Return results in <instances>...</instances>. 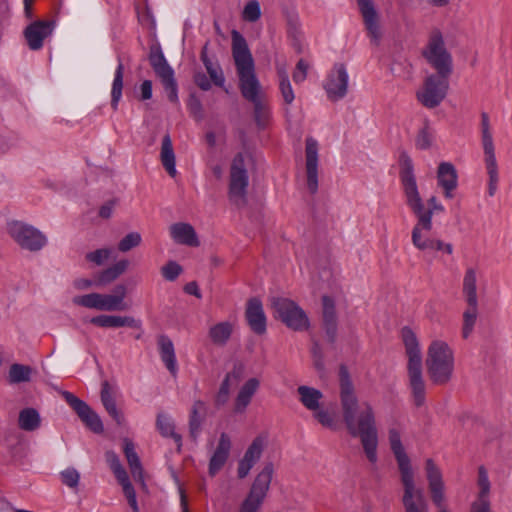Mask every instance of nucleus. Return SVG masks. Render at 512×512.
<instances>
[{
	"mask_svg": "<svg viewBox=\"0 0 512 512\" xmlns=\"http://www.w3.org/2000/svg\"><path fill=\"white\" fill-rule=\"evenodd\" d=\"M425 472L433 504L438 512H448L445 505L444 481L441 469L432 459H427Z\"/></svg>",
	"mask_w": 512,
	"mask_h": 512,
	"instance_id": "15",
	"label": "nucleus"
},
{
	"mask_svg": "<svg viewBox=\"0 0 512 512\" xmlns=\"http://www.w3.org/2000/svg\"><path fill=\"white\" fill-rule=\"evenodd\" d=\"M205 408V404L202 401H196L193 404L191 415H190V421H189V427H190V434L193 438L197 437V434L200 429L201 425V418L199 413L203 411Z\"/></svg>",
	"mask_w": 512,
	"mask_h": 512,
	"instance_id": "48",
	"label": "nucleus"
},
{
	"mask_svg": "<svg viewBox=\"0 0 512 512\" xmlns=\"http://www.w3.org/2000/svg\"><path fill=\"white\" fill-rule=\"evenodd\" d=\"M318 150L317 140L312 137L307 138L305 147L307 188L312 194L318 190Z\"/></svg>",
	"mask_w": 512,
	"mask_h": 512,
	"instance_id": "19",
	"label": "nucleus"
},
{
	"mask_svg": "<svg viewBox=\"0 0 512 512\" xmlns=\"http://www.w3.org/2000/svg\"><path fill=\"white\" fill-rule=\"evenodd\" d=\"M123 452L134 481L144 484L143 468L140 459L135 451L133 442L128 438L123 440Z\"/></svg>",
	"mask_w": 512,
	"mask_h": 512,
	"instance_id": "29",
	"label": "nucleus"
},
{
	"mask_svg": "<svg viewBox=\"0 0 512 512\" xmlns=\"http://www.w3.org/2000/svg\"><path fill=\"white\" fill-rule=\"evenodd\" d=\"M260 387L259 379L252 377L249 378L240 388L234 403V410L237 413H242L246 410L254 394Z\"/></svg>",
	"mask_w": 512,
	"mask_h": 512,
	"instance_id": "28",
	"label": "nucleus"
},
{
	"mask_svg": "<svg viewBox=\"0 0 512 512\" xmlns=\"http://www.w3.org/2000/svg\"><path fill=\"white\" fill-rule=\"evenodd\" d=\"M122 486L123 493L128 501L129 506L133 510V512H139L138 503L136 499V492L130 482L129 479H127L125 482L119 483Z\"/></svg>",
	"mask_w": 512,
	"mask_h": 512,
	"instance_id": "54",
	"label": "nucleus"
},
{
	"mask_svg": "<svg viewBox=\"0 0 512 512\" xmlns=\"http://www.w3.org/2000/svg\"><path fill=\"white\" fill-rule=\"evenodd\" d=\"M307 72H308V64L303 59H300L297 62L296 67L292 74L293 81L297 84L302 83L307 77Z\"/></svg>",
	"mask_w": 512,
	"mask_h": 512,
	"instance_id": "57",
	"label": "nucleus"
},
{
	"mask_svg": "<svg viewBox=\"0 0 512 512\" xmlns=\"http://www.w3.org/2000/svg\"><path fill=\"white\" fill-rule=\"evenodd\" d=\"M8 233L22 249L29 252H38L48 244V238L42 231L23 221H11Z\"/></svg>",
	"mask_w": 512,
	"mask_h": 512,
	"instance_id": "10",
	"label": "nucleus"
},
{
	"mask_svg": "<svg viewBox=\"0 0 512 512\" xmlns=\"http://www.w3.org/2000/svg\"><path fill=\"white\" fill-rule=\"evenodd\" d=\"M277 76L279 80V91L285 104H292L295 94L288 76V72L283 65H277Z\"/></svg>",
	"mask_w": 512,
	"mask_h": 512,
	"instance_id": "39",
	"label": "nucleus"
},
{
	"mask_svg": "<svg viewBox=\"0 0 512 512\" xmlns=\"http://www.w3.org/2000/svg\"><path fill=\"white\" fill-rule=\"evenodd\" d=\"M254 106V119L259 129L267 127L271 112L268 104L262 99H257L255 102H251Z\"/></svg>",
	"mask_w": 512,
	"mask_h": 512,
	"instance_id": "44",
	"label": "nucleus"
},
{
	"mask_svg": "<svg viewBox=\"0 0 512 512\" xmlns=\"http://www.w3.org/2000/svg\"><path fill=\"white\" fill-rule=\"evenodd\" d=\"M142 237L138 232H130L118 243V250L120 252H128L133 248L140 245Z\"/></svg>",
	"mask_w": 512,
	"mask_h": 512,
	"instance_id": "51",
	"label": "nucleus"
},
{
	"mask_svg": "<svg viewBox=\"0 0 512 512\" xmlns=\"http://www.w3.org/2000/svg\"><path fill=\"white\" fill-rule=\"evenodd\" d=\"M53 22L38 20L29 24L24 30V36L31 50L37 51L43 47L44 40L52 34Z\"/></svg>",
	"mask_w": 512,
	"mask_h": 512,
	"instance_id": "20",
	"label": "nucleus"
},
{
	"mask_svg": "<svg viewBox=\"0 0 512 512\" xmlns=\"http://www.w3.org/2000/svg\"><path fill=\"white\" fill-rule=\"evenodd\" d=\"M322 318L327 340L334 343L337 335V317L335 304L329 296L322 297Z\"/></svg>",
	"mask_w": 512,
	"mask_h": 512,
	"instance_id": "26",
	"label": "nucleus"
},
{
	"mask_svg": "<svg viewBox=\"0 0 512 512\" xmlns=\"http://www.w3.org/2000/svg\"><path fill=\"white\" fill-rule=\"evenodd\" d=\"M261 17V7L257 0L247 2L242 11V19L254 23Z\"/></svg>",
	"mask_w": 512,
	"mask_h": 512,
	"instance_id": "49",
	"label": "nucleus"
},
{
	"mask_svg": "<svg viewBox=\"0 0 512 512\" xmlns=\"http://www.w3.org/2000/svg\"><path fill=\"white\" fill-rule=\"evenodd\" d=\"M434 139L433 131L432 129L426 124L424 127H422L415 140V145L420 150H426L431 147L432 142Z\"/></svg>",
	"mask_w": 512,
	"mask_h": 512,
	"instance_id": "50",
	"label": "nucleus"
},
{
	"mask_svg": "<svg viewBox=\"0 0 512 512\" xmlns=\"http://www.w3.org/2000/svg\"><path fill=\"white\" fill-rule=\"evenodd\" d=\"M156 425L161 435L173 438L178 448L181 447V436L174 432V423L171 417L162 413L158 414Z\"/></svg>",
	"mask_w": 512,
	"mask_h": 512,
	"instance_id": "43",
	"label": "nucleus"
},
{
	"mask_svg": "<svg viewBox=\"0 0 512 512\" xmlns=\"http://www.w3.org/2000/svg\"><path fill=\"white\" fill-rule=\"evenodd\" d=\"M249 155L244 152H238L232 159L229 170L228 195L231 202L237 206L246 203L247 188L249 185V174L247 163Z\"/></svg>",
	"mask_w": 512,
	"mask_h": 512,
	"instance_id": "7",
	"label": "nucleus"
},
{
	"mask_svg": "<svg viewBox=\"0 0 512 512\" xmlns=\"http://www.w3.org/2000/svg\"><path fill=\"white\" fill-rule=\"evenodd\" d=\"M110 254L111 250L108 248L97 249L93 252H89L86 255V259L96 265H102L106 260H108Z\"/></svg>",
	"mask_w": 512,
	"mask_h": 512,
	"instance_id": "56",
	"label": "nucleus"
},
{
	"mask_svg": "<svg viewBox=\"0 0 512 512\" xmlns=\"http://www.w3.org/2000/svg\"><path fill=\"white\" fill-rule=\"evenodd\" d=\"M64 398L86 427L97 434L103 432L104 428L100 417L89 407L88 404L70 392H65Z\"/></svg>",
	"mask_w": 512,
	"mask_h": 512,
	"instance_id": "17",
	"label": "nucleus"
},
{
	"mask_svg": "<svg viewBox=\"0 0 512 512\" xmlns=\"http://www.w3.org/2000/svg\"><path fill=\"white\" fill-rule=\"evenodd\" d=\"M462 292L466 302H478L477 271L475 268L470 267L465 271Z\"/></svg>",
	"mask_w": 512,
	"mask_h": 512,
	"instance_id": "37",
	"label": "nucleus"
},
{
	"mask_svg": "<svg viewBox=\"0 0 512 512\" xmlns=\"http://www.w3.org/2000/svg\"><path fill=\"white\" fill-rule=\"evenodd\" d=\"M313 417L323 426L329 429H336L337 422L335 413L322 405L317 410L312 411Z\"/></svg>",
	"mask_w": 512,
	"mask_h": 512,
	"instance_id": "47",
	"label": "nucleus"
},
{
	"mask_svg": "<svg viewBox=\"0 0 512 512\" xmlns=\"http://www.w3.org/2000/svg\"><path fill=\"white\" fill-rule=\"evenodd\" d=\"M426 365L428 375L434 384H446L454 371L453 350L445 341H432L428 348Z\"/></svg>",
	"mask_w": 512,
	"mask_h": 512,
	"instance_id": "6",
	"label": "nucleus"
},
{
	"mask_svg": "<svg viewBox=\"0 0 512 512\" xmlns=\"http://www.w3.org/2000/svg\"><path fill=\"white\" fill-rule=\"evenodd\" d=\"M149 62L155 74L161 79L174 75L172 67L168 64L162 50L159 47L151 48Z\"/></svg>",
	"mask_w": 512,
	"mask_h": 512,
	"instance_id": "32",
	"label": "nucleus"
},
{
	"mask_svg": "<svg viewBox=\"0 0 512 512\" xmlns=\"http://www.w3.org/2000/svg\"><path fill=\"white\" fill-rule=\"evenodd\" d=\"M201 60L206 68V71H207L212 83L215 86L223 87L225 84V77H224V74H223V71H222L220 65L218 63L210 60L208 58L205 50H203L201 52Z\"/></svg>",
	"mask_w": 512,
	"mask_h": 512,
	"instance_id": "41",
	"label": "nucleus"
},
{
	"mask_svg": "<svg viewBox=\"0 0 512 512\" xmlns=\"http://www.w3.org/2000/svg\"><path fill=\"white\" fill-rule=\"evenodd\" d=\"M128 265L129 262L127 260H120L116 262L114 265L98 272L97 274H95V285L105 286L113 282L126 271Z\"/></svg>",
	"mask_w": 512,
	"mask_h": 512,
	"instance_id": "33",
	"label": "nucleus"
},
{
	"mask_svg": "<svg viewBox=\"0 0 512 512\" xmlns=\"http://www.w3.org/2000/svg\"><path fill=\"white\" fill-rule=\"evenodd\" d=\"M231 450V440L228 434L221 433L215 451L209 462V474L216 475L225 465Z\"/></svg>",
	"mask_w": 512,
	"mask_h": 512,
	"instance_id": "24",
	"label": "nucleus"
},
{
	"mask_svg": "<svg viewBox=\"0 0 512 512\" xmlns=\"http://www.w3.org/2000/svg\"><path fill=\"white\" fill-rule=\"evenodd\" d=\"M254 466V463H252L251 461L245 459V458H242L240 461H239V465H238V477L239 478H245L250 470L252 469V467Z\"/></svg>",
	"mask_w": 512,
	"mask_h": 512,
	"instance_id": "61",
	"label": "nucleus"
},
{
	"mask_svg": "<svg viewBox=\"0 0 512 512\" xmlns=\"http://www.w3.org/2000/svg\"><path fill=\"white\" fill-rule=\"evenodd\" d=\"M33 370L30 366L14 363L8 371V381L10 384H19L29 382L32 378Z\"/></svg>",
	"mask_w": 512,
	"mask_h": 512,
	"instance_id": "42",
	"label": "nucleus"
},
{
	"mask_svg": "<svg viewBox=\"0 0 512 512\" xmlns=\"http://www.w3.org/2000/svg\"><path fill=\"white\" fill-rule=\"evenodd\" d=\"M106 461L112 470L115 478L117 479L118 483L125 482L127 479H129L128 474L125 470V468L122 466L119 457L117 454L113 451L106 452Z\"/></svg>",
	"mask_w": 512,
	"mask_h": 512,
	"instance_id": "45",
	"label": "nucleus"
},
{
	"mask_svg": "<svg viewBox=\"0 0 512 512\" xmlns=\"http://www.w3.org/2000/svg\"><path fill=\"white\" fill-rule=\"evenodd\" d=\"M266 441H267L266 436H264V435L257 436L252 441V443L250 444L248 449L246 450L243 458H245L255 464L260 459V457L262 455Z\"/></svg>",
	"mask_w": 512,
	"mask_h": 512,
	"instance_id": "46",
	"label": "nucleus"
},
{
	"mask_svg": "<svg viewBox=\"0 0 512 512\" xmlns=\"http://www.w3.org/2000/svg\"><path fill=\"white\" fill-rule=\"evenodd\" d=\"M339 376L340 400L346 427L353 437H359L369 462L376 463L378 431L374 410L367 401H358L349 373L344 366H341Z\"/></svg>",
	"mask_w": 512,
	"mask_h": 512,
	"instance_id": "1",
	"label": "nucleus"
},
{
	"mask_svg": "<svg viewBox=\"0 0 512 512\" xmlns=\"http://www.w3.org/2000/svg\"><path fill=\"white\" fill-rule=\"evenodd\" d=\"M141 100H149L152 97V82L144 80L140 86Z\"/></svg>",
	"mask_w": 512,
	"mask_h": 512,
	"instance_id": "63",
	"label": "nucleus"
},
{
	"mask_svg": "<svg viewBox=\"0 0 512 512\" xmlns=\"http://www.w3.org/2000/svg\"><path fill=\"white\" fill-rule=\"evenodd\" d=\"M161 83L165 89L168 100L172 103L178 102V91H177V83L175 81L174 75H170L161 79Z\"/></svg>",
	"mask_w": 512,
	"mask_h": 512,
	"instance_id": "53",
	"label": "nucleus"
},
{
	"mask_svg": "<svg viewBox=\"0 0 512 512\" xmlns=\"http://www.w3.org/2000/svg\"><path fill=\"white\" fill-rule=\"evenodd\" d=\"M300 403L309 411L317 410L321 406L323 393L313 387L301 385L297 388Z\"/></svg>",
	"mask_w": 512,
	"mask_h": 512,
	"instance_id": "31",
	"label": "nucleus"
},
{
	"mask_svg": "<svg viewBox=\"0 0 512 512\" xmlns=\"http://www.w3.org/2000/svg\"><path fill=\"white\" fill-rule=\"evenodd\" d=\"M73 303L88 309L98 311H125L129 308L126 301H121L117 296L112 294L89 293L85 295L75 296Z\"/></svg>",
	"mask_w": 512,
	"mask_h": 512,
	"instance_id": "14",
	"label": "nucleus"
},
{
	"mask_svg": "<svg viewBox=\"0 0 512 512\" xmlns=\"http://www.w3.org/2000/svg\"><path fill=\"white\" fill-rule=\"evenodd\" d=\"M101 402L117 425L122 426L125 422L123 413L117 408L115 398L111 392L110 386L104 382L101 387Z\"/></svg>",
	"mask_w": 512,
	"mask_h": 512,
	"instance_id": "30",
	"label": "nucleus"
},
{
	"mask_svg": "<svg viewBox=\"0 0 512 512\" xmlns=\"http://www.w3.org/2000/svg\"><path fill=\"white\" fill-rule=\"evenodd\" d=\"M232 56L239 79L241 95L247 101L255 102L261 98V85L255 74L254 60L247 42L236 30L232 32Z\"/></svg>",
	"mask_w": 512,
	"mask_h": 512,
	"instance_id": "4",
	"label": "nucleus"
},
{
	"mask_svg": "<svg viewBox=\"0 0 512 512\" xmlns=\"http://www.w3.org/2000/svg\"><path fill=\"white\" fill-rule=\"evenodd\" d=\"M245 316L254 333L261 335L266 332V316L259 299L251 298L248 300Z\"/></svg>",
	"mask_w": 512,
	"mask_h": 512,
	"instance_id": "22",
	"label": "nucleus"
},
{
	"mask_svg": "<svg viewBox=\"0 0 512 512\" xmlns=\"http://www.w3.org/2000/svg\"><path fill=\"white\" fill-rule=\"evenodd\" d=\"M429 250L442 251L447 254L453 253V246L438 239H433Z\"/></svg>",
	"mask_w": 512,
	"mask_h": 512,
	"instance_id": "60",
	"label": "nucleus"
},
{
	"mask_svg": "<svg viewBox=\"0 0 512 512\" xmlns=\"http://www.w3.org/2000/svg\"><path fill=\"white\" fill-rule=\"evenodd\" d=\"M437 183L443 189L447 199L453 197V191L458 185V176L455 167L449 162H442L437 170Z\"/></svg>",
	"mask_w": 512,
	"mask_h": 512,
	"instance_id": "23",
	"label": "nucleus"
},
{
	"mask_svg": "<svg viewBox=\"0 0 512 512\" xmlns=\"http://www.w3.org/2000/svg\"><path fill=\"white\" fill-rule=\"evenodd\" d=\"M272 306L276 316L289 328L302 331L309 327L305 311L294 301L287 298H274Z\"/></svg>",
	"mask_w": 512,
	"mask_h": 512,
	"instance_id": "12",
	"label": "nucleus"
},
{
	"mask_svg": "<svg viewBox=\"0 0 512 512\" xmlns=\"http://www.w3.org/2000/svg\"><path fill=\"white\" fill-rule=\"evenodd\" d=\"M230 392V375H226L224 380L222 381L219 392L217 394L216 402L221 405L224 404L229 396Z\"/></svg>",
	"mask_w": 512,
	"mask_h": 512,
	"instance_id": "58",
	"label": "nucleus"
},
{
	"mask_svg": "<svg viewBox=\"0 0 512 512\" xmlns=\"http://www.w3.org/2000/svg\"><path fill=\"white\" fill-rule=\"evenodd\" d=\"M182 267L176 261H168L162 268L161 274L167 281H175L182 273Z\"/></svg>",
	"mask_w": 512,
	"mask_h": 512,
	"instance_id": "52",
	"label": "nucleus"
},
{
	"mask_svg": "<svg viewBox=\"0 0 512 512\" xmlns=\"http://www.w3.org/2000/svg\"><path fill=\"white\" fill-rule=\"evenodd\" d=\"M408 356V382L415 406L421 407L426 399V383L422 372V355L415 333L408 327L401 331Z\"/></svg>",
	"mask_w": 512,
	"mask_h": 512,
	"instance_id": "5",
	"label": "nucleus"
},
{
	"mask_svg": "<svg viewBox=\"0 0 512 512\" xmlns=\"http://www.w3.org/2000/svg\"><path fill=\"white\" fill-rule=\"evenodd\" d=\"M423 56L436 70V74L450 76L452 73V56L447 51L442 33L435 29L430 33Z\"/></svg>",
	"mask_w": 512,
	"mask_h": 512,
	"instance_id": "9",
	"label": "nucleus"
},
{
	"mask_svg": "<svg viewBox=\"0 0 512 512\" xmlns=\"http://www.w3.org/2000/svg\"><path fill=\"white\" fill-rule=\"evenodd\" d=\"M273 472V464H265L256 476L247 497L239 508V512H257L259 510L269 490Z\"/></svg>",
	"mask_w": 512,
	"mask_h": 512,
	"instance_id": "11",
	"label": "nucleus"
},
{
	"mask_svg": "<svg viewBox=\"0 0 512 512\" xmlns=\"http://www.w3.org/2000/svg\"><path fill=\"white\" fill-rule=\"evenodd\" d=\"M399 178L406 203L417 217V223L412 229V243L418 250H429L433 240L428 236L432 229L431 212H424V203L418 191L413 161L406 152H402L399 156Z\"/></svg>",
	"mask_w": 512,
	"mask_h": 512,
	"instance_id": "2",
	"label": "nucleus"
},
{
	"mask_svg": "<svg viewBox=\"0 0 512 512\" xmlns=\"http://www.w3.org/2000/svg\"><path fill=\"white\" fill-rule=\"evenodd\" d=\"M481 141L484 152L485 168L488 175L487 193L492 197L495 195L498 188L499 174L490 120L486 112L481 114Z\"/></svg>",
	"mask_w": 512,
	"mask_h": 512,
	"instance_id": "8",
	"label": "nucleus"
},
{
	"mask_svg": "<svg viewBox=\"0 0 512 512\" xmlns=\"http://www.w3.org/2000/svg\"><path fill=\"white\" fill-rule=\"evenodd\" d=\"M90 323L100 328L130 327L140 329L142 323L132 316H121L113 314H100L90 319Z\"/></svg>",
	"mask_w": 512,
	"mask_h": 512,
	"instance_id": "21",
	"label": "nucleus"
},
{
	"mask_svg": "<svg viewBox=\"0 0 512 512\" xmlns=\"http://www.w3.org/2000/svg\"><path fill=\"white\" fill-rule=\"evenodd\" d=\"M359 12L363 18V23L367 35L371 42L378 45L382 36L379 24V17L372 0H356Z\"/></svg>",
	"mask_w": 512,
	"mask_h": 512,
	"instance_id": "18",
	"label": "nucleus"
},
{
	"mask_svg": "<svg viewBox=\"0 0 512 512\" xmlns=\"http://www.w3.org/2000/svg\"><path fill=\"white\" fill-rule=\"evenodd\" d=\"M194 82L203 91H208L212 87L211 79L203 72L195 73Z\"/></svg>",
	"mask_w": 512,
	"mask_h": 512,
	"instance_id": "59",
	"label": "nucleus"
},
{
	"mask_svg": "<svg viewBox=\"0 0 512 512\" xmlns=\"http://www.w3.org/2000/svg\"><path fill=\"white\" fill-rule=\"evenodd\" d=\"M349 75L343 64H335L324 81V90L331 101L343 99L348 90Z\"/></svg>",
	"mask_w": 512,
	"mask_h": 512,
	"instance_id": "16",
	"label": "nucleus"
},
{
	"mask_svg": "<svg viewBox=\"0 0 512 512\" xmlns=\"http://www.w3.org/2000/svg\"><path fill=\"white\" fill-rule=\"evenodd\" d=\"M169 231L171 238L177 244L189 247H197L200 244L195 229L189 223H174Z\"/></svg>",
	"mask_w": 512,
	"mask_h": 512,
	"instance_id": "25",
	"label": "nucleus"
},
{
	"mask_svg": "<svg viewBox=\"0 0 512 512\" xmlns=\"http://www.w3.org/2000/svg\"><path fill=\"white\" fill-rule=\"evenodd\" d=\"M467 308L463 312L462 337L467 339L473 332L478 316V302H466Z\"/></svg>",
	"mask_w": 512,
	"mask_h": 512,
	"instance_id": "40",
	"label": "nucleus"
},
{
	"mask_svg": "<svg viewBox=\"0 0 512 512\" xmlns=\"http://www.w3.org/2000/svg\"><path fill=\"white\" fill-rule=\"evenodd\" d=\"M41 424V417L35 408H24L19 412L18 426L28 432L37 430Z\"/></svg>",
	"mask_w": 512,
	"mask_h": 512,
	"instance_id": "36",
	"label": "nucleus"
},
{
	"mask_svg": "<svg viewBox=\"0 0 512 512\" xmlns=\"http://www.w3.org/2000/svg\"><path fill=\"white\" fill-rule=\"evenodd\" d=\"M61 480L63 484L70 488H75L78 486L80 475L78 471L74 468H67L61 472Z\"/></svg>",
	"mask_w": 512,
	"mask_h": 512,
	"instance_id": "55",
	"label": "nucleus"
},
{
	"mask_svg": "<svg viewBox=\"0 0 512 512\" xmlns=\"http://www.w3.org/2000/svg\"><path fill=\"white\" fill-rule=\"evenodd\" d=\"M115 201L111 200L103 204L99 209V216L104 219L111 217L114 209Z\"/></svg>",
	"mask_w": 512,
	"mask_h": 512,
	"instance_id": "64",
	"label": "nucleus"
},
{
	"mask_svg": "<svg viewBox=\"0 0 512 512\" xmlns=\"http://www.w3.org/2000/svg\"><path fill=\"white\" fill-rule=\"evenodd\" d=\"M233 325L228 321L219 322L210 327L208 335L211 342L217 346H224L230 339Z\"/></svg>",
	"mask_w": 512,
	"mask_h": 512,
	"instance_id": "35",
	"label": "nucleus"
},
{
	"mask_svg": "<svg viewBox=\"0 0 512 512\" xmlns=\"http://www.w3.org/2000/svg\"><path fill=\"white\" fill-rule=\"evenodd\" d=\"M444 206L437 200L435 196H432L428 199V208H424V212H431V217L434 212H443Z\"/></svg>",
	"mask_w": 512,
	"mask_h": 512,
	"instance_id": "62",
	"label": "nucleus"
},
{
	"mask_svg": "<svg viewBox=\"0 0 512 512\" xmlns=\"http://www.w3.org/2000/svg\"><path fill=\"white\" fill-rule=\"evenodd\" d=\"M388 439L401 476L404 491L402 503L405 512H429L428 503L422 489L415 486L414 472L402 445L400 432L396 428H390Z\"/></svg>",
	"mask_w": 512,
	"mask_h": 512,
	"instance_id": "3",
	"label": "nucleus"
},
{
	"mask_svg": "<svg viewBox=\"0 0 512 512\" xmlns=\"http://www.w3.org/2000/svg\"><path fill=\"white\" fill-rule=\"evenodd\" d=\"M157 344L162 362L168 371L175 376L178 366L173 342L167 335H160Z\"/></svg>",
	"mask_w": 512,
	"mask_h": 512,
	"instance_id": "27",
	"label": "nucleus"
},
{
	"mask_svg": "<svg viewBox=\"0 0 512 512\" xmlns=\"http://www.w3.org/2000/svg\"><path fill=\"white\" fill-rule=\"evenodd\" d=\"M449 76L432 74L424 82L422 90L417 93L418 100L427 108L437 107L445 98L448 90Z\"/></svg>",
	"mask_w": 512,
	"mask_h": 512,
	"instance_id": "13",
	"label": "nucleus"
},
{
	"mask_svg": "<svg viewBox=\"0 0 512 512\" xmlns=\"http://www.w3.org/2000/svg\"><path fill=\"white\" fill-rule=\"evenodd\" d=\"M160 160L167 173L171 177H175L177 173L175 166V153L169 134L164 135L162 138Z\"/></svg>",
	"mask_w": 512,
	"mask_h": 512,
	"instance_id": "34",
	"label": "nucleus"
},
{
	"mask_svg": "<svg viewBox=\"0 0 512 512\" xmlns=\"http://www.w3.org/2000/svg\"><path fill=\"white\" fill-rule=\"evenodd\" d=\"M123 75H124V65L118 57V65L114 72V79L111 87V106L114 110L118 108V104L122 98V90H123Z\"/></svg>",
	"mask_w": 512,
	"mask_h": 512,
	"instance_id": "38",
	"label": "nucleus"
}]
</instances>
